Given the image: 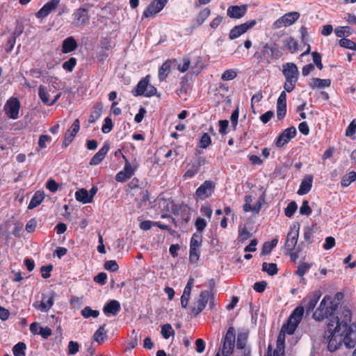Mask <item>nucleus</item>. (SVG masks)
<instances>
[{
	"label": "nucleus",
	"mask_w": 356,
	"mask_h": 356,
	"mask_svg": "<svg viewBox=\"0 0 356 356\" xmlns=\"http://www.w3.org/2000/svg\"><path fill=\"white\" fill-rule=\"evenodd\" d=\"M351 321V313L349 309H344L342 313L330 320L327 324L325 340L327 343V349L330 352L337 350L343 342V333L346 323Z\"/></svg>",
	"instance_id": "f257e3e1"
},
{
	"label": "nucleus",
	"mask_w": 356,
	"mask_h": 356,
	"mask_svg": "<svg viewBox=\"0 0 356 356\" xmlns=\"http://www.w3.org/2000/svg\"><path fill=\"white\" fill-rule=\"evenodd\" d=\"M337 305L334 303L332 298L330 296H325L320 302L319 306L317 307L316 311L313 314V318L316 321H322L325 318H330V321L336 317L339 314V316L344 310L343 309L341 312H337L336 316L334 314L337 310Z\"/></svg>",
	"instance_id": "f03ea898"
},
{
	"label": "nucleus",
	"mask_w": 356,
	"mask_h": 356,
	"mask_svg": "<svg viewBox=\"0 0 356 356\" xmlns=\"http://www.w3.org/2000/svg\"><path fill=\"white\" fill-rule=\"evenodd\" d=\"M304 307L302 306L297 307L290 315L287 323L282 325V331L286 332L288 334H293L302 321Z\"/></svg>",
	"instance_id": "7ed1b4c3"
},
{
	"label": "nucleus",
	"mask_w": 356,
	"mask_h": 356,
	"mask_svg": "<svg viewBox=\"0 0 356 356\" xmlns=\"http://www.w3.org/2000/svg\"><path fill=\"white\" fill-rule=\"evenodd\" d=\"M211 298H212L211 291L204 290L201 291L192 309V312L195 316L199 315L204 310Z\"/></svg>",
	"instance_id": "20e7f679"
},
{
	"label": "nucleus",
	"mask_w": 356,
	"mask_h": 356,
	"mask_svg": "<svg viewBox=\"0 0 356 356\" xmlns=\"http://www.w3.org/2000/svg\"><path fill=\"white\" fill-rule=\"evenodd\" d=\"M300 17L298 12H289L277 19L273 24V29H278L283 26H289L294 24Z\"/></svg>",
	"instance_id": "39448f33"
},
{
	"label": "nucleus",
	"mask_w": 356,
	"mask_h": 356,
	"mask_svg": "<svg viewBox=\"0 0 356 356\" xmlns=\"http://www.w3.org/2000/svg\"><path fill=\"white\" fill-rule=\"evenodd\" d=\"M55 293L50 291L42 295V300L33 303V307L42 312H48L54 303Z\"/></svg>",
	"instance_id": "423d86ee"
},
{
	"label": "nucleus",
	"mask_w": 356,
	"mask_h": 356,
	"mask_svg": "<svg viewBox=\"0 0 356 356\" xmlns=\"http://www.w3.org/2000/svg\"><path fill=\"white\" fill-rule=\"evenodd\" d=\"M215 184L211 180L203 182L196 190L195 196L197 199L204 200L211 197L214 192Z\"/></svg>",
	"instance_id": "0eeeda50"
},
{
	"label": "nucleus",
	"mask_w": 356,
	"mask_h": 356,
	"mask_svg": "<svg viewBox=\"0 0 356 356\" xmlns=\"http://www.w3.org/2000/svg\"><path fill=\"white\" fill-rule=\"evenodd\" d=\"M321 296L322 293L320 290H315L309 293L308 295L304 298L302 304L307 313H310L314 310Z\"/></svg>",
	"instance_id": "6e6552de"
},
{
	"label": "nucleus",
	"mask_w": 356,
	"mask_h": 356,
	"mask_svg": "<svg viewBox=\"0 0 356 356\" xmlns=\"http://www.w3.org/2000/svg\"><path fill=\"white\" fill-rule=\"evenodd\" d=\"M256 24L257 21L255 19H252L243 24L235 26L230 30L229 33V38L230 40H234L239 38Z\"/></svg>",
	"instance_id": "1a4fd4ad"
},
{
	"label": "nucleus",
	"mask_w": 356,
	"mask_h": 356,
	"mask_svg": "<svg viewBox=\"0 0 356 356\" xmlns=\"http://www.w3.org/2000/svg\"><path fill=\"white\" fill-rule=\"evenodd\" d=\"M346 323V327L343 333V343L347 348H353L356 346V325Z\"/></svg>",
	"instance_id": "9d476101"
},
{
	"label": "nucleus",
	"mask_w": 356,
	"mask_h": 356,
	"mask_svg": "<svg viewBox=\"0 0 356 356\" xmlns=\"http://www.w3.org/2000/svg\"><path fill=\"white\" fill-rule=\"evenodd\" d=\"M275 50L268 44H265L260 51L254 54V57L261 63L268 65L274 58Z\"/></svg>",
	"instance_id": "9b49d317"
},
{
	"label": "nucleus",
	"mask_w": 356,
	"mask_h": 356,
	"mask_svg": "<svg viewBox=\"0 0 356 356\" xmlns=\"http://www.w3.org/2000/svg\"><path fill=\"white\" fill-rule=\"evenodd\" d=\"M168 1V0H154L144 10L143 18L154 17L163 9Z\"/></svg>",
	"instance_id": "f8f14e48"
},
{
	"label": "nucleus",
	"mask_w": 356,
	"mask_h": 356,
	"mask_svg": "<svg viewBox=\"0 0 356 356\" xmlns=\"http://www.w3.org/2000/svg\"><path fill=\"white\" fill-rule=\"evenodd\" d=\"M19 108V101L15 97L10 98L4 106L6 114L8 118L13 120L18 118Z\"/></svg>",
	"instance_id": "ddd939ff"
},
{
	"label": "nucleus",
	"mask_w": 356,
	"mask_h": 356,
	"mask_svg": "<svg viewBox=\"0 0 356 356\" xmlns=\"http://www.w3.org/2000/svg\"><path fill=\"white\" fill-rule=\"evenodd\" d=\"M72 24L76 27H81L88 22L90 16L88 11L83 8H79L72 14Z\"/></svg>",
	"instance_id": "4468645a"
},
{
	"label": "nucleus",
	"mask_w": 356,
	"mask_h": 356,
	"mask_svg": "<svg viewBox=\"0 0 356 356\" xmlns=\"http://www.w3.org/2000/svg\"><path fill=\"white\" fill-rule=\"evenodd\" d=\"M299 229V225H293V226L291 227L284 244L285 248L287 250L291 251L295 248L298 242Z\"/></svg>",
	"instance_id": "2eb2a0df"
},
{
	"label": "nucleus",
	"mask_w": 356,
	"mask_h": 356,
	"mask_svg": "<svg viewBox=\"0 0 356 356\" xmlns=\"http://www.w3.org/2000/svg\"><path fill=\"white\" fill-rule=\"evenodd\" d=\"M122 157L125 161L124 168L115 175V180L119 182H124L127 179L131 178L135 172V168L132 167L127 159L124 156H122Z\"/></svg>",
	"instance_id": "dca6fc26"
},
{
	"label": "nucleus",
	"mask_w": 356,
	"mask_h": 356,
	"mask_svg": "<svg viewBox=\"0 0 356 356\" xmlns=\"http://www.w3.org/2000/svg\"><path fill=\"white\" fill-rule=\"evenodd\" d=\"M282 74L286 80H298L299 71L293 63H286L282 65Z\"/></svg>",
	"instance_id": "f3484780"
},
{
	"label": "nucleus",
	"mask_w": 356,
	"mask_h": 356,
	"mask_svg": "<svg viewBox=\"0 0 356 356\" xmlns=\"http://www.w3.org/2000/svg\"><path fill=\"white\" fill-rule=\"evenodd\" d=\"M296 129L294 127L286 129L277 138L275 143L276 145L278 147H283L288 143L291 138L296 136Z\"/></svg>",
	"instance_id": "a211bd4d"
},
{
	"label": "nucleus",
	"mask_w": 356,
	"mask_h": 356,
	"mask_svg": "<svg viewBox=\"0 0 356 356\" xmlns=\"http://www.w3.org/2000/svg\"><path fill=\"white\" fill-rule=\"evenodd\" d=\"M80 129V122L79 119H76L71 127L67 131L63 142V145L67 147L74 140V138Z\"/></svg>",
	"instance_id": "6ab92c4d"
},
{
	"label": "nucleus",
	"mask_w": 356,
	"mask_h": 356,
	"mask_svg": "<svg viewBox=\"0 0 356 356\" xmlns=\"http://www.w3.org/2000/svg\"><path fill=\"white\" fill-rule=\"evenodd\" d=\"M60 0H51L45 3L35 14L38 18H44L59 6Z\"/></svg>",
	"instance_id": "aec40b11"
},
{
	"label": "nucleus",
	"mask_w": 356,
	"mask_h": 356,
	"mask_svg": "<svg viewBox=\"0 0 356 356\" xmlns=\"http://www.w3.org/2000/svg\"><path fill=\"white\" fill-rule=\"evenodd\" d=\"M247 12V6H231L227 8V14L230 18L240 19Z\"/></svg>",
	"instance_id": "412c9836"
},
{
	"label": "nucleus",
	"mask_w": 356,
	"mask_h": 356,
	"mask_svg": "<svg viewBox=\"0 0 356 356\" xmlns=\"http://www.w3.org/2000/svg\"><path fill=\"white\" fill-rule=\"evenodd\" d=\"M175 59L167 60L165 62L163 63V65L159 70V79L160 81H163L164 80H165L166 77L170 72L172 64L175 65Z\"/></svg>",
	"instance_id": "4be33fe9"
},
{
	"label": "nucleus",
	"mask_w": 356,
	"mask_h": 356,
	"mask_svg": "<svg viewBox=\"0 0 356 356\" xmlns=\"http://www.w3.org/2000/svg\"><path fill=\"white\" fill-rule=\"evenodd\" d=\"M120 310V304L118 300H110L106 305H104L103 312L106 316L113 315L115 316Z\"/></svg>",
	"instance_id": "5701e85b"
},
{
	"label": "nucleus",
	"mask_w": 356,
	"mask_h": 356,
	"mask_svg": "<svg viewBox=\"0 0 356 356\" xmlns=\"http://www.w3.org/2000/svg\"><path fill=\"white\" fill-rule=\"evenodd\" d=\"M109 146L104 144V146L99 149V151L90 159V164L91 165H98L105 158Z\"/></svg>",
	"instance_id": "b1692460"
},
{
	"label": "nucleus",
	"mask_w": 356,
	"mask_h": 356,
	"mask_svg": "<svg viewBox=\"0 0 356 356\" xmlns=\"http://www.w3.org/2000/svg\"><path fill=\"white\" fill-rule=\"evenodd\" d=\"M309 87L315 89H322L328 88L331 85V80L330 79H320V78H312L309 83Z\"/></svg>",
	"instance_id": "393cba45"
},
{
	"label": "nucleus",
	"mask_w": 356,
	"mask_h": 356,
	"mask_svg": "<svg viewBox=\"0 0 356 356\" xmlns=\"http://www.w3.org/2000/svg\"><path fill=\"white\" fill-rule=\"evenodd\" d=\"M313 177L312 175L307 176L301 182L298 194L303 195L308 193L312 186Z\"/></svg>",
	"instance_id": "a878e982"
},
{
	"label": "nucleus",
	"mask_w": 356,
	"mask_h": 356,
	"mask_svg": "<svg viewBox=\"0 0 356 356\" xmlns=\"http://www.w3.org/2000/svg\"><path fill=\"white\" fill-rule=\"evenodd\" d=\"M200 166L201 163L200 161L188 165L186 171L183 175L184 179L193 178L200 171Z\"/></svg>",
	"instance_id": "bb28decb"
},
{
	"label": "nucleus",
	"mask_w": 356,
	"mask_h": 356,
	"mask_svg": "<svg viewBox=\"0 0 356 356\" xmlns=\"http://www.w3.org/2000/svg\"><path fill=\"white\" fill-rule=\"evenodd\" d=\"M77 47V43L73 37L67 38L63 42L62 51L65 54L70 53L75 50Z\"/></svg>",
	"instance_id": "cd10ccee"
},
{
	"label": "nucleus",
	"mask_w": 356,
	"mask_h": 356,
	"mask_svg": "<svg viewBox=\"0 0 356 356\" xmlns=\"http://www.w3.org/2000/svg\"><path fill=\"white\" fill-rule=\"evenodd\" d=\"M44 198V193L43 191H36L32 197L29 206V209H33L40 205Z\"/></svg>",
	"instance_id": "c85d7f7f"
},
{
	"label": "nucleus",
	"mask_w": 356,
	"mask_h": 356,
	"mask_svg": "<svg viewBox=\"0 0 356 356\" xmlns=\"http://www.w3.org/2000/svg\"><path fill=\"white\" fill-rule=\"evenodd\" d=\"M75 198L78 202L83 204L92 202L91 196H89L88 191L85 188H81L75 193Z\"/></svg>",
	"instance_id": "c756f323"
},
{
	"label": "nucleus",
	"mask_w": 356,
	"mask_h": 356,
	"mask_svg": "<svg viewBox=\"0 0 356 356\" xmlns=\"http://www.w3.org/2000/svg\"><path fill=\"white\" fill-rule=\"evenodd\" d=\"M334 33L338 38L342 39L351 35L354 33V30L348 26H338L334 29Z\"/></svg>",
	"instance_id": "7c9ffc66"
},
{
	"label": "nucleus",
	"mask_w": 356,
	"mask_h": 356,
	"mask_svg": "<svg viewBox=\"0 0 356 356\" xmlns=\"http://www.w3.org/2000/svg\"><path fill=\"white\" fill-rule=\"evenodd\" d=\"M38 95L40 100L44 104L50 106L49 94L47 88L44 86H40L38 88Z\"/></svg>",
	"instance_id": "2f4dec72"
},
{
	"label": "nucleus",
	"mask_w": 356,
	"mask_h": 356,
	"mask_svg": "<svg viewBox=\"0 0 356 356\" xmlns=\"http://www.w3.org/2000/svg\"><path fill=\"white\" fill-rule=\"evenodd\" d=\"M149 76H147L145 79H142L138 83L136 88V94L134 95H143L145 96L146 88L149 86Z\"/></svg>",
	"instance_id": "473e14b6"
},
{
	"label": "nucleus",
	"mask_w": 356,
	"mask_h": 356,
	"mask_svg": "<svg viewBox=\"0 0 356 356\" xmlns=\"http://www.w3.org/2000/svg\"><path fill=\"white\" fill-rule=\"evenodd\" d=\"M277 238H273L271 241L265 242L262 247L261 254L266 255L270 254L273 249L277 245Z\"/></svg>",
	"instance_id": "72a5a7b5"
},
{
	"label": "nucleus",
	"mask_w": 356,
	"mask_h": 356,
	"mask_svg": "<svg viewBox=\"0 0 356 356\" xmlns=\"http://www.w3.org/2000/svg\"><path fill=\"white\" fill-rule=\"evenodd\" d=\"M311 265L307 263H301L298 266V270L296 274L301 277V282L305 284V279L303 277L304 275L309 270Z\"/></svg>",
	"instance_id": "f704fd0d"
},
{
	"label": "nucleus",
	"mask_w": 356,
	"mask_h": 356,
	"mask_svg": "<svg viewBox=\"0 0 356 356\" xmlns=\"http://www.w3.org/2000/svg\"><path fill=\"white\" fill-rule=\"evenodd\" d=\"M262 270L266 272L269 275H275L277 273L278 269L276 264L266 263L262 264Z\"/></svg>",
	"instance_id": "c9c22d12"
},
{
	"label": "nucleus",
	"mask_w": 356,
	"mask_h": 356,
	"mask_svg": "<svg viewBox=\"0 0 356 356\" xmlns=\"http://www.w3.org/2000/svg\"><path fill=\"white\" fill-rule=\"evenodd\" d=\"M355 180L356 172L355 171H352L342 177L341 184L343 187H347Z\"/></svg>",
	"instance_id": "e433bc0d"
},
{
	"label": "nucleus",
	"mask_w": 356,
	"mask_h": 356,
	"mask_svg": "<svg viewBox=\"0 0 356 356\" xmlns=\"http://www.w3.org/2000/svg\"><path fill=\"white\" fill-rule=\"evenodd\" d=\"M200 256V248L190 247L189 261L191 263L197 264Z\"/></svg>",
	"instance_id": "4c0bfd02"
},
{
	"label": "nucleus",
	"mask_w": 356,
	"mask_h": 356,
	"mask_svg": "<svg viewBox=\"0 0 356 356\" xmlns=\"http://www.w3.org/2000/svg\"><path fill=\"white\" fill-rule=\"evenodd\" d=\"M161 333L165 339H168L170 337L174 336L175 331L170 324L166 323L161 326Z\"/></svg>",
	"instance_id": "58836bf2"
},
{
	"label": "nucleus",
	"mask_w": 356,
	"mask_h": 356,
	"mask_svg": "<svg viewBox=\"0 0 356 356\" xmlns=\"http://www.w3.org/2000/svg\"><path fill=\"white\" fill-rule=\"evenodd\" d=\"M81 315L85 318H88L90 317L97 318L99 315V312L98 310H93L90 307H85L81 312Z\"/></svg>",
	"instance_id": "ea45409f"
},
{
	"label": "nucleus",
	"mask_w": 356,
	"mask_h": 356,
	"mask_svg": "<svg viewBox=\"0 0 356 356\" xmlns=\"http://www.w3.org/2000/svg\"><path fill=\"white\" fill-rule=\"evenodd\" d=\"M105 325L100 326L98 330L95 332L93 338L97 343H101L106 337V331L104 329Z\"/></svg>",
	"instance_id": "a19ab883"
},
{
	"label": "nucleus",
	"mask_w": 356,
	"mask_h": 356,
	"mask_svg": "<svg viewBox=\"0 0 356 356\" xmlns=\"http://www.w3.org/2000/svg\"><path fill=\"white\" fill-rule=\"evenodd\" d=\"M26 344L19 342L13 346V352L15 356H25Z\"/></svg>",
	"instance_id": "79ce46f5"
},
{
	"label": "nucleus",
	"mask_w": 356,
	"mask_h": 356,
	"mask_svg": "<svg viewBox=\"0 0 356 356\" xmlns=\"http://www.w3.org/2000/svg\"><path fill=\"white\" fill-rule=\"evenodd\" d=\"M202 243V234L194 233L191 238L190 247L200 248Z\"/></svg>",
	"instance_id": "37998d69"
},
{
	"label": "nucleus",
	"mask_w": 356,
	"mask_h": 356,
	"mask_svg": "<svg viewBox=\"0 0 356 356\" xmlns=\"http://www.w3.org/2000/svg\"><path fill=\"white\" fill-rule=\"evenodd\" d=\"M339 44L341 47L356 51V43L350 39L342 38L339 40Z\"/></svg>",
	"instance_id": "c03bdc74"
},
{
	"label": "nucleus",
	"mask_w": 356,
	"mask_h": 356,
	"mask_svg": "<svg viewBox=\"0 0 356 356\" xmlns=\"http://www.w3.org/2000/svg\"><path fill=\"white\" fill-rule=\"evenodd\" d=\"M211 144V138L207 133H204L199 142V147L202 149L207 148Z\"/></svg>",
	"instance_id": "a18cd8bd"
},
{
	"label": "nucleus",
	"mask_w": 356,
	"mask_h": 356,
	"mask_svg": "<svg viewBox=\"0 0 356 356\" xmlns=\"http://www.w3.org/2000/svg\"><path fill=\"white\" fill-rule=\"evenodd\" d=\"M297 208V204L294 201L291 202L290 203L288 204L287 207L284 210L285 216L289 218L292 217L295 212L296 211Z\"/></svg>",
	"instance_id": "49530a36"
},
{
	"label": "nucleus",
	"mask_w": 356,
	"mask_h": 356,
	"mask_svg": "<svg viewBox=\"0 0 356 356\" xmlns=\"http://www.w3.org/2000/svg\"><path fill=\"white\" fill-rule=\"evenodd\" d=\"M236 333L233 327H229L224 338V341L235 343Z\"/></svg>",
	"instance_id": "de8ad7c7"
},
{
	"label": "nucleus",
	"mask_w": 356,
	"mask_h": 356,
	"mask_svg": "<svg viewBox=\"0 0 356 356\" xmlns=\"http://www.w3.org/2000/svg\"><path fill=\"white\" fill-rule=\"evenodd\" d=\"M235 343L224 341L222 354L224 356H230L234 350Z\"/></svg>",
	"instance_id": "09e8293b"
},
{
	"label": "nucleus",
	"mask_w": 356,
	"mask_h": 356,
	"mask_svg": "<svg viewBox=\"0 0 356 356\" xmlns=\"http://www.w3.org/2000/svg\"><path fill=\"white\" fill-rule=\"evenodd\" d=\"M207 222L204 219L202 218H197L195 222V226L197 229L195 233L202 234L205 227H207Z\"/></svg>",
	"instance_id": "8fccbe9b"
},
{
	"label": "nucleus",
	"mask_w": 356,
	"mask_h": 356,
	"mask_svg": "<svg viewBox=\"0 0 356 356\" xmlns=\"http://www.w3.org/2000/svg\"><path fill=\"white\" fill-rule=\"evenodd\" d=\"M67 353L69 355H75L79 350V344L76 341H70L68 343Z\"/></svg>",
	"instance_id": "3c124183"
},
{
	"label": "nucleus",
	"mask_w": 356,
	"mask_h": 356,
	"mask_svg": "<svg viewBox=\"0 0 356 356\" xmlns=\"http://www.w3.org/2000/svg\"><path fill=\"white\" fill-rule=\"evenodd\" d=\"M101 114L102 107L97 105L95 107L94 111L91 113L90 116L89 122L94 123L101 116Z\"/></svg>",
	"instance_id": "603ef678"
},
{
	"label": "nucleus",
	"mask_w": 356,
	"mask_h": 356,
	"mask_svg": "<svg viewBox=\"0 0 356 356\" xmlns=\"http://www.w3.org/2000/svg\"><path fill=\"white\" fill-rule=\"evenodd\" d=\"M104 268L111 272H116L119 269V266L115 260H109L105 262Z\"/></svg>",
	"instance_id": "864d4df0"
},
{
	"label": "nucleus",
	"mask_w": 356,
	"mask_h": 356,
	"mask_svg": "<svg viewBox=\"0 0 356 356\" xmlns=\"http://www.w3.org/2000/svg\"><path fill=\"white\" fill-rule=\"evenodd\" d=\"M76 64L75 58H70L68 60L63 64V68L68 72H72Z\"/></svg>",
	"instance_id": "5fc2aeb1"
},
{
	"label": "nucleus",
	"mask_w": 356,
	"mask_h": 356,
	"mask_svg": "<svg viewBox=\"0 0 356 356\" xmlns=\"http://www.w3.org/2000/svg\"><path fill=\"white\" fill-rule=\"evenodd\" d=\"M113 127L112 120L109 117H107L104 120V124L102 127V131L104 134H108L112 130Z\"/></svg>",
	"instance_id": "6e6d98bb"
},
{
	"label": "nucleus",
	"mask_w": 356,
	"mask_h": 356,
	"mask_svg": "<svg viewBox=\"0 0 356 356\" xmlns=\"http://www.w3.org/2000/svg\"><path fill=\"white\" fill-rule=\"evenodd\" d=\"M236 76V72L234 70H225L222 76L221 79L225 81L233 80Z\"/></svg>",
	"instance_id": "4d7b16f0"
},
{
	"label": "nucleus",
	"mask_w": 356,
	"mask_h": 356,
	"mask_svg": "<svg viewBox=\"0 0 356 356\" xmlns=\"http://www.w3.org/2000/svg\"><path fill=\"white\" fill-rule=\"evenodd\" d=\"M191 291H189L188 289L184 290L183 294L181 297V307L184 308H186L188 305V300L191 296Z\"/></svg>",
	"instance_id": "13d9d810"
},
{
	"label": "nucleus",
	"mask_w": 356,
	"mask_h": 356,
	"mask_svg": "<svg viewBox=\"0 0 356 356\" xmlns=\"http://www.w3.org/2000/svg\"><path fill=\"white\" fill-rule=\"evenodd\" d=\"M244 202L245 203L243 206L244 211H253L252 206H251V202H252V195H245L244 197Z\"/></svg>",
	"instance_id": "bf43d9fd"
},
{
	"label": "nucleus",
	"mask_w": 356,
	"mask_h": 356,
	"mask_svg": "<svg viewBox=\"0 0 356 356\" xmlns=\"http://www.w3.org/2000/svg\"><path fill=\"white\" fill-rule=\"evenodd\" d=\"M356 132V118L353 119L346 130V135L352 137Z\"/></svg>",
	"instance_id": "052dcab7"
},
{
	"label": "nucleus",
	"mask_w": 356,
	"mask_h": 356,
	"mask_svg": "<svg viewBox=\"0 0 356 356\" xmlns=\"http://www.w3.org/2000/svg\"><path fill=\"white\" fill-rule=\"evenodd\" d=\"M300 213L301 215L309 216L312 213V209L309 206V202L307 200L303 201L300 208Z\"/></svg>",
	"instance_id": "680f3d73"
},
{
	"label": "nucleus",
	"mask_w": 356,
	"mask_h": 356,
	"mask_svg": "<svg viewBox=\"0 0 356 356\" xmlns=\"http://www.w3.org/2000/svg\"><path fill=\"white\" fill-rule=\"evenodd\" d=\"M286 332H284L281 330L280 333L279 334L277 339V348L279 350L284 351V334Z\"/></svg>",
	"instance_id": "e2e57ef3"
},
{
	"label": "nucleus",
	"mask_w": 356,
	"mask_h": 356,
	"mask_svg": "<svg viewBox=\"0 0 356 356\" xmlns=\"http://www.w3.org/2000/svg\"><path fill=\"white\" fill-rule=\"evenodd\" d=\"M246 344V337L244 334H239L237 337L236 347L238 349L245 350Z\"/></svg>",
	"instance_id": "0e129e2a"
},
{
	"label": "nucleus",
	"mask_w": 356,
	"mask_h": 356,
	"mask_svg": "<svg viewBox=\"0 0 356 356\" xmlns=\"http://www.w3.org/2000/svg\"><path fill=\"white\" fill-rule=\"evenodd\" d=\"M286 44L291 53H294L298 49V42L292 38H289Z\"/></svg>",
	"instance_id": "69168bd1"
},
{
	"label": "nucleus",
	"mask_w": 356,
	"mask_h": 356,
	"mask_svg": "<svg viewBox=\"0 0 356 356\" xmlns=\"http://www.w3.org/2000/svg\"><path fill=\"white\" fill-rule=\"evenodd\" d=\"M297 81H296V80H286V79L285 83L284 84V90L288 92H291L295 88Z\"/></svg>",
	"instance_id": "338daca9"
},
{
	"label": "nucleus",
	"mask_w": 356,
	"mask_h": 356,
	"mask_svg": "<svg viewBox=\"0 0 356 356\" xmlns=\"http://www.w3.org/2000/svg\"><path fill=\"white\" fill-rule=\"evenodd\" d=\"M53 266L51 265L43 266L40 268L42 277L47 279L51 276L50 272L52 270Z\"/></svg>",
	"instance_id": "774afa93"
}]
</instances>
